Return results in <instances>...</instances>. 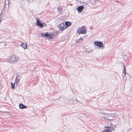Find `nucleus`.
Here are the masks:
<instances>
[{
  "label": "nucleus",
  "instance_id": "nucleus-17",
  "mask_svg": "<svg viewBox=\"0 0 132 132\" xmlns=\"http://www.w3.org/2000/svg\"><path fill=\"white\" fill-rule=\"evenodd\" d=\"M104 116H99L100 118L101 119H106V120H111V119H107L106 118V117H105Z\"/></svg>",
  "mask_w": 132,
  "mask_h": 132
},
{
  "label": "nucleus",
  "instance_id": "nucleus-13",
  "mask_svg": "<svg viewBox=\"0 0 132 132\" xmlns=\"http://www.w3.org/2000/svg\"><path fill=\"white\" fill-rule=\"evenodd\" d=\"M57 10L58 12H59L60 14H62L63 12H62V10L61 8V7L60 6L58 7L57 8Z\"/></svg>",
  "mask_w": 132,
  "mask_h": 132
},
{
  "label": "nucleus",
  "instance_id": "nucleus-3",
  "mask_svg": "<svg viewBox=\"0 0 132 132\" xmlns=\"http://www.w3.org/2000/svg\"><path fill=\"white\" fill-rule=\"evenodd\" d=\"M37 25L39 26L41 28H43L44 26H46V24L44 22L41 23V21L39 19L36 20Z\"/></svg>",
  "mask_w": 132,
  "mask_h": 132
},
{
  "label": "nucleus",
  "instance_id": "nucleus-10",
  "mask_svg": "<svg viewBox=\"0 0 132 132\" xmlns=\"http://www.w3.org/2000/svg\"><path fill=\"white\" fill-rule=\"evenodd\" d=\"M83 6L81 5L78 6L77 9V10L79 12H82L83 9H84Z\"/></svg>",
  "mask_w": 132,
  "mask_h": 132
},
{
  "label": "nucleus",
  "instance_id": "nucleus-11",
  "mask_svg": "<svg viewBox=\"0 0 132 132\" xmlns=\"http://www.w3.org/2000/svg\"><path fill=\"white\" fill-rule=\"evenodd\" d=\"M104 127L106 128V129H104L102 132H110L111 131V129H110L108 127L105 126Z\"/></svg>",
  "mask_w": 132,
  "mask_h": 132
},
{
  "label": "nucleus",
  "instance_id": "nucleus-27",
  "mask_svg": "<svg viewBox=\"0 0 132 132\" xmlns=\"http://www.w3.org/2000/svg\"><path fill=\"white\" fill-rule=\"evenodd\" d=\"M76 101H77V102H78V101H77V99H76Z\"/></svg>",
  "mask_w": 132,
  "mask_h": 132
},
{
  "label": "nucleus",
  "instance_id": "nucleus-16",
  "mask_svg": "<svg viewBox=\"0 0 132 132\" xmlns=\"http://www.w3.org/2000/svg\"><path fill=\"white\" fill-rule=\"evenodd\" d=\"M65 25L66 27H68L71 25V23L69 21H67L65 23Z\"/></svg>",
  "mask_w": 132,
  "mask_h": 132
},
{
  "label": "nucleus",
  "instance_id": "nucleus-28",
  "mask_svg": "<svg viewBox=\"0 0 132 132\" xmlns=\"http://www.w3.org/2000/svg\"><path fill=\"white\" fill-rule=\"evenodd\" d=\"M1 20H0V23L1 22Z\"/></svg>",
  "mask_w": 132,
  "mask_h": 132
},
{
  "label": "nucleus",
  "instance_id": "nucleus-15",
  "mask_svg": "<svg viewBox=\"0 0 132 132\" xmlns=\"http://www.w3.org/2000/svg\"><path fill=\"white\" fill-rule=\"evenodd\" d=\"M22 47L24 49H26L27 47V44L26 43H23L21 45Z\"/></svg>",
  "mask_w": 132,
  "mask_h": 132
},
{
  "label": "nucleus",
  "instance_id": "nucleus-5",
  "mask_svg": "<svg viewBox=\"0 0 132 132\" xmlns=\"http://www.w3.org/2000/svg\"><path fill=\"white\" fill-rule=\"evenodd\" d=\"M64 23L63 22L60 24L58 26V28L59 30L61 31L64 30V29L66 28V27H64Z\"/></svg>",
  "mask_w": 132,
  "mask_h": 132
},
{
  "label": "nucleus",
  "instance_id": "nucleus-18",
  "mask_svg": "<svg viewBox=\"0 0 132 132\" xmlns=\"http://www.w3.org/2000/svg\"><path fill=\"white\" fill-rule=\"evenodd\" d=\"M15 83L14 82L13 83L12 82L11 83V88H12L14 89L15 88Z\"/></svg>",
  "mask_w": 132,
  "mask_h": 132
},
{
  "label": "nucleus",
  "instance_id": "nucleus-9",
  "mask_svg": "<svg viewBox=\"0 0 132 132\" xmlns=\"http://www.w3.org/2000/svg\"><path fill=\"white\" fill-rule=\"evenodd\" d=\"M7 0H5V2H4V6L3 8V10H4V9H5V8L6 7V6L7 5V4H6V1ZM7 3L8 4V6L9 8V5L10 4V0H7Z\"/></svg>",
  "mask_w": 132,
  "mask_h": 132
},
{
  "label": "nucleus",
  "instance_id": "nucleus-7",
  "mask_svg": "<svg viewBox=\"0 0 132 132\" xmlns=\"http://www.w3.org/2000/svg\"><path fill=\"white\" fill-rule=\"evenodd\" d=\"M110 129H111V131L114 130V128L116 127V125H113L112 123H110V126L109 127H108Z\"/></svg>",
  "mask_w": 132,
  "mask_h": 132
},
{
  "label": "nucleus",
  "instance_id": "nucleus-19",
  "mask_svg": "<svg viewBox=\"0 0 132 132\" xmlns=\"http://www.w3.org/2000/svg\"><path fill=\"white\" fill-rule=\"evenodd\" d=\"M124 70H123V73L124 74V76H125L126 75V68H125V65H124Z\"/></svg>",
  "mask_w": 132,
  "mask_h": 132
},
{
  "label": "nucleus",
  "instance_id": "nucleus-24",
  "mask_svg": "<svg viewBox=\"0 0 132 132\" xmlns=\"http://www.w3.org/2000/svg\"><path fill=\"white\" fill-rule=\"evenodd\" d=\"M107 114L109 115V116H111V117H113V114Z\"/></svg>",
  "mask_w": 132,
  "mask_h": 132
},
{
  "label": "nucleus",
  "instance_id": "nucleus-25",
  "mask_svg": "<svg viewBox=\"0 0 132 132\" xmlns=\"http://www.w3.org/2000/svg\"><path fill=\"white\" fill-rule=\"evenodd\" d=\"M81 114H82V115H84L85 116H86L85 115V113H81Z\"/></svg>",
  "mask_w": 132,
  "mask_h": 132
},
{
  "label": "nucleus",
  "instance_id": "nucleus-29",
  "mask_svg": "<svg viewBox=\"0 0 132 132\" xmlns=\"http://www.w3.org/2000/svg\"><path fill=\"white\" fill-rule=\"evenodd\" d=\"M57 34H58L59 33H58V32H57Z\"/></svg>",
  "mask_w": 132,
  "mask_h": 132
},
{
  "label": "nucleus",
  "instance_id": "nucleus-4",
  "mask_svg": "<svg viewBox=\"0 0 132 132\" xmlns=\"http://www.w3.org/2000/svg\"><path fill=\"white\" fill-rule=\"evenodd\" d=\"M94 43L95 46L98 47L99 48H104L103 44L102 42L96 41Z\"/></svg>",
  "mask_w": 132,
  "mask_h": 132
},
{
  "label": "nucleus",
  "instance_id": "nucleus-14",
  "mask_svg": "<svg viewBox=\"0 0 132 132\" xmlns=\"http://www.w3.org/2000/svg\"><path fill=\"white\" fill-rule=\"evenodd\" d=\"M53 35L52 34H50L48 32H47L46 38H47L48 39H51Z\"/></svg>",
  "mask_w": 132,
  "mask_h": 132
},
{
  "label": "nucleus",
  "instance_id": "nucleus-26",
  "mask_svg": "<svg viewBox=\"0 0 132 132\" xmlns=\"http://www.w3.org/2000/svg\"><path fill=\"white\" fill-rule=\"evenodd\" d=\"M99 0H94V1L95 2H97V1H98Z\"/></svg>",
  "mask_w": 132,
  "mask_h": 132
},
{
  "label": "nucleus",
  "instance_id": "nucleus-6",
  "mask_svg": "<svg viewBox=\"0 0 132 132\" xmlns=\"http://www.w3.org/2000/svg\"><path fill=\"white\" fill-rule=\"evenodd\" d=\"M60 100L61 102L67 103V100L66 97L64 96H62L60 97Z\"/></svg>",
  "mask_w": 132,
  "mask_h": 132
},
{
  "label": "nucleus",
  "instance_id": "nucleus-21",
  "mask_svg": "<svg viewBox=\"0 0 132 132\" xmlns=\"http://www.w3.org/2000/svg\"><path fill=\"white\" fill-rule=\"evenodd\" d=\"M47 34V33H46L44 34V33H42L41 34V35L43 37H46V35Z\"/></svg>",
  "mask_w": 132,
  "mask_h": 132
},
{
  "label": "nucleus",
  "instance_id": "nucleus-12",
  "mask_svg": "<svg viewBox=\"0 0 132 132\" xmlns=\"http://www.w3.org/2000/svg\"><path fill=\"white\" fill-rule=\"evenodd\" d=\"M19 108L21 109L26 108H27V106L25 105H24L22 103H21L19 105Z\"/></svg>",
  "mask_w": 132,
  "mask_h": 132
},
{
  "label": "nucleus",
  "instance_id": "nucleus-1",
  "mask_svg": "<svg viewBox=\"0 0 132 132\" xmlns=\"http://www.w3.org/2000/svg\"><path fill=\"white\" fill-rule=\"evenodd\" d=\"M10 63L12 64H14L16 63L19 60V57L15 55H13L12 56L9 57L8 58Z\"/></svg>",
  "mask_w": 132,
  "mask_h": 132
},
{
  "label": "nucleus",
  "instance_id": "nucleus-23",
  "mask_svg": "<svg viewBox=\"0 0 132 132\" xmlns=\"http://www.w3.org/2000/svg\"><path fill=\"white\" fill-rule=\"evenodd\" d=\"M83 40V39L82 38H80L78 40V42H81Z\"/></svg>",
  "mask_w": 132,
  "mask_h": 132
},
{
  "label": "nucleus",
  "instance_id": "nucleus-20",
  "mask_svg": "<svg viewBox=\"0 0 132 132\" xmlns=\"http://www.w3.org/2000/svg\"><path fill=\"white\" fill-rule=\"evenodd\" d=\"M3 16V13L1 12L0 14V20L2 21V17Z\"/></svg>",
  "mask_w": 132,
  "mask_h": 132
},
{
  "label": "nucleus",
  "instance_id": "nucleus-2",
  "mask_svg": "<svg viewBox=\"0 0 132 132\" xmlns=\"http://www.w3.org/2000/svg\"><path fill=\"white\" fill-rule=\"evenodd\" d=\"M77 31L79 34H85L87 32V30L85 26H82L78 28Z\"/></svg>",
  "mask_w": 132,
  "mask_h": 132
},
{
  "label": "nucleus",
  "instance_id": "nucleus-8",
  "mask_svg": "<svg viewBox=\"0 0 132 132\" xmlns=\"http://www.w3.org/2000/svg\"><path fill=\"white\" fill-rule=\"evenodd\" d=\"M19 76L18 75H17L15 79V83L16 86L18 84V82L20 80V79H19Z\"/></svg>",
  "mask_w": 132,
  "mask_h": 132
},
{
  "label": "nucleus",
  "instance_id": "nucleus-22",
  "mask_svg": "<svg viewBox=\"0 0 132 132\" xmlns=\"http://www.w3.org/2000/svg\"><path fill=\"white\" fill-rule=\"evenodd\" d=\"M107 114V113H105L102 112H100V115L102 116H105V115Z\"/></svg>",
  "mask_w": 132,
  "mask_h": 132
}]
</instances>
